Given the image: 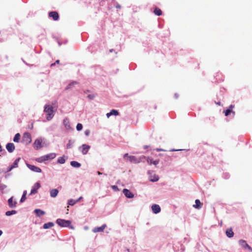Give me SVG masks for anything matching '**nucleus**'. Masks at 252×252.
I'll return each mask as SVG.
<instances>
[{
    "label": "nucleus",
    "instance_id": "obj_1",
    "mask_svg": "<svg viewBox=\"0 0 252 252\" xmlns=\"http://www.w3.org/2000/svg\"><path fill=\"white\" fill-rule=\"evenodd\" d=\"M44 111L47 114L46 119L48 121L51 120L54 116L53 107L50 105H46L44 107Z\"/></svg>",
    "mask_w": 252,
    "mask_h": 252
},
{
    "label": "nucleus",
    "instance_id": "obj_2",
    "mask_svg": "<svg viewBox=\"0 0 252 252\" xmlns=\"http://www.w3.org/2000/svg\"><path fill=\"white\" fill-rule=\"evenodd\" d=\"M56 155L55 153H50L46 155L39 158L37 161L39 162H42L49 159H52L55 158Z\"/></svg>",
    "mask_w": 252,
    "mask_h": 252
},
{
    "label": "nucleus",
    "instance_id": "obj_3",
    "mask_svg": "<svg viewBox=\"0 0 252 252\" xmlns=\"http://www.w3.org/2000/svg\"><path fill=\"white\" fill-rule=\"evenodd\" d=\"M56 222L61 227H70L71 228H73V226H70L71 222L70 220L59 219L56 220Z\"/></svg>",
    "mask_w": 252,
    "mask_h": 252
},
{
    "label": "nucleus",
    "instance_id": "obj_4",
    "mask_svg": "<svg viewBox=\"0 0 252 252\" xmlns=\"http://www.w3.org/2000/svg\"><path fill=\"white\" fill-rule=\"evenodd\" d=\"M31 135L29 132H25L22 137V142L25 145H28L32 142Z\"/></svg>",
    "mask_w": 252,
    "mask_h": 252
},
{
    "label": "nucleus",
    "instance_id": "obj_5",
    "mask_svg": "<svg viewBox=\"0 0 252 252\" xmlns=\"http://www.w3.org/2000/svg\"><path fill=\"white\" fill-rule=\"evenodd\" d=\"M42 139H37L33 143V147L36 150H38L41 148L42 146Z\"/></svg>",
    "mask_w": 252,
    "mask_h": 252
},
{
    "label": "nucleus",
    "instance_id": "obj_6",
    "mask_svg": "<svg viewBox=\"0 0 252 252\" xmlns=\"http://www.w3.org/2000/svg\"><path fill=\"white\" fill-rule=\"evenodd\" d=\"M40 188V184L39 183L37 182L35 184H34L33 186L32 187V188L31 191V192L30 193V195H33L37 192V190L38 189Z\"/></svg>",
    "mask_w": 252,
    "mask_h": 252
},
{
    "label": "nucleus",
    "instance_id": "obj_7",
    "mask_svg": "<svg viewBox=\"0 0 252 252\" xmlns=\"http://www.w3.org/2000/svg\"><path fill=\"white\" fill-rule=\"evenodd\" d=\"M80 149H81V152L83 155H86L90 149V146L86 144H83Z\"/></svg>",
    "mask_w": 252,
    "mask_h": 252
},
{
    "label": "nucleus",
    "instance_id": "obj_8",
    "mask_svg": "<svg viewBox=\"0 0 252 252\" xmlns=\"http://www.w3.org/2000/svg\"><path fill=\"white\" fill-rule=\"evenodd\" d=\"M126 157H127V159L131 162L138 163V162H139V161H140L138 159H137V158L136 157H135V156H128V154H126L124 155V158H126Z\"/></svg>",
    "mask_w": 252,
    "mask_h": 252
},
{
    "label": "nucleus",
    "instance_id": "obj_9",
    "mask_svg": "<svg viewBox=\"0 0 252 252\" xmlns=\"http://www.w3.org/2000/svg\"><path fill=\"white\" fill-rule=\"evenodd\" d=\"M106 227V225L105 224H104L100 227H96L94 228L93 229V231L94 233L103 232Z\"/></svg>",
    "mask_w": 252,
    "mask_h": 252
},
{
    "label": "nucleus",
    "instance_id": "obj_10",
    "mask_svg": "<svg viewBox=\"0 0 252 252\" xmlns=\"http://www.w3.org/2000/svg\"><path fill=\"white\" fill-rule=\"evenodd\" d=\"M239 244L244 248H247L252 252V248L247 243L246 241L240 240L239 241Z\"/></svg>",
    "mask_w": 252,
    "mask_h": 252
},
{
    "label": "nucleus",
    "instance_id": "obj_11",
    "mask_svg": "<svg viewBox=\"0 0 252 252\" xmlns=\"http://www.w3.org/2000/svg\"><path fill=\"white\" fill-rule=\"evenodd\" d=\"M49 16L55 21H57L59 19V15L57 12L56 11H51L49 13Z\"/></svg>",
    "mask_w": 252,
    "mask_h": 252
},
{
    "label": "nucleus",
    "instance_id": "obj_12",
    "mask_svg": "<svg viewBox=\"0 0 252 252\" xmlns=\"http://www.w3.org/2000/svg\"><path fill=\"white\" fill-rule=\"evenodd\" d=\"M123 192L127 198H132L134 197V194L126 189H124Z\"/></svg>",
    "mask_w": 252,
    "mask_h": 252
},
{
    "label": "nucleus",
    "instance_id": "obj_13",
    "mask_svg": "<svg viewBox=\"0 0 252 252\" xmlns=\"http://www.w3.org/2000/svg\"><path fill=\"white\" fill-rule=\"evenodd\" d=\"M27 165L29 169H30L31 170H32L34 172H41V169L38 167H36L34 165H31L30 164H27Z\"/></svg>",
    "mask_w": 252,
    "mask_h": 252
},
{
    "label": "nucleus",
    "instance_id": "obj_14",
    "mask_svg": "<svg viewBox=\"0 0 252 252\" xmlns=\"http://www.w3.org/2000/svg\"><path fill=\"white\" fill-rule=\"evenodd\" d=\"M152 210L154 213L158 214L160 212V207L158 205L154 204L152 206Z\"/></svg>",
    "mask_w": 252,
    "mask_h": 252
},
{
    "label": "nucleus",
    "instance_id": "obj_15",
    "mask_svg": "<svg viewBox=\"0 0 252 252\" xmlns=\"http://www.w3.org/2000/svg\"><path fill=\"white\" fill-rule=\"evenodd\" d=\"M6 148L9 153H12L15 149V146L12 143H9L6 145Z\"/></svg>",
    "mask_w": 252,
    "mask_h": 252
},
{
    "label": "nucleus",
    "instance_id": "obj_16",
    "mask_svg": "<svg viewBox=\"0 0 252 252\" xmlns=\"http://www.w3.org/2000/svg\"><path fill=\"white\" fill-rule=\"evenodd\" d=\"M8 206L10 208H15L16 207L17 202L13 201V197H11L8 200Z\"/></svg>",
    "mask_w": 252,
    "mask_h": 252
},
{
    "label": "nucleus",
    "instance_id": "obj_17",
    "mask_svg": "<svg viewBox=\"0 0 252 252\" xmlns=\"http://www.w3.org/2000/svg\"><path fill=\"white\" fill-rule=\"evenodd\" d=\"M20 158H17L13 162V164L10 167L8 171H11L12 169L18 167V163L20 160Z\"/></svg>",
    "mask_w": 252,
    "mask_h": 252
},
{
    "label": "nucleus",
    "instance_id": "obj_18",
    "mask_svg": "<svg viewBox=\"0 0 252 252\" xmlns=\"http://www.w3.org/2000/svg\"><path fill=\"white\" fill-rule=\"evenodd\" d=\"M225 233L226 236L229 238H232L234 236V232L232 231V228L227 229Z\"/></svg>",
    "mask_w": 252,
    "mask_h": 252
},
{
    "label": "nucleus",
    "instance_id": "obj_19",
    "mask_svg": "<svg viewBox=\"0 0 252 252\" xmlns=\"http://www.w3.org/2000/svg\"><path fill=\"white\" fill-rule=\"evenodd\" d=\"M195 204L193 205V207L196 209H200L203 205L202 203L200 202L199 199H196L195 201Z\"/></svg>",
    "mask_w": 252,
    "mask_h": 252
},
{
    "label": "nucleus",
    "instance_id": "obj_20",
    "mask_svg": "<svg viewBox=\"0 0 252 252\" xmlns=\"http://www.w3.org/2000/svg\"><path fill=\"white\" fill-rule=\"evenodd\" d=\"M119 114L118 111L115 109H112L109 113H107L106 116L108 118L112 115L117 116Z\"/></svg>",
    "mask_w": 252,
    "mask_h": 252
},
{
    "label": "nucleus",
    "instance_id": "obj_21",
    "mask_svg": "<svg viewBox=\"0 0 252 252\" xmlns=\"http://www.w3.org/2000/svg\"><path fill=\"white\" fill-rule=\"evenodd\" d=\"M59 193V191L57 189H52L50 190V196L52 197H55L57 196L58 194Z\"/></svg>",
    "mask_w": 252,
    "mask_h": 252
},
{
    "label": "nucleus",
    "instance_id": "obj_22",
    "mask_svg": "<svg viewBox=\"0 0 252 252\" xmlns=\"http://www.w3.org/2000/svg\"><path fill=\"white\" fill-rule=\"evenodd\" d=\"M54 224L52 222H49L48 223H44L43 224V227L44 229H48L51 228L54 226Z\"/></svg>",
    "mask_w": 252,
    "mask_h": 252
},
{
    "label": "nucleus",
    "instance_id": "obj_23",
    "mask_svg": "<svg viewBox=\"0 0 252 252\" xmlns=\"http://www.w3.org/2000/svg\"><path fill=\"white\" fill-rule=\"evenodd\" d=\"M34 212L36 213V215L38 217H40V216L45 214V212L43 211H42L40 209H35L34 210Z\"/></svg>",
    "mask_w": 252,
    "mask_h": 252
},
{
    "label": "nucleus",
    "instance_id": "obj_24",
    "mask_svg": "<svg viewBox=\"0 0 252 252\" xmlns=\"http://www.w3.org/2000/svg\"><path fill=\"white\" fill-rule=\"evenodd\" d=\"M154 13H155V15H156L157 16H160L162 15V13L161 9L158 7H156L155 9V10L154 11Z\"/></svg>",
    "mask_w": 252,
    "mask_h": 252
},
{
    "label": "nucleus",
    "instance_id": "obj_25",
    "mask_svg": "<svg viewBox=\"0 0 252 252\" xmlns=\"http://www.w3.org/2000/svg\"><path fill=\"white\" fill-rule=\"evenodd\" d=\"M70 164L74 167L79 168L81 166V164L76 161H72L70 162Z\"/></svg>",
    "mask_w": 252,
    "mask_h": 252
},
{
    "label": "nucleus",
    "instance_id": "obj_26",
    "mask_svg": "<svg viewBox=\"0 0 252 252\" xmlns=\"http://www.w3.org/2000/svg\"><path fill=\"white\" fill-rule=\"evenodd\" d=\"M63 124H64L65 127L67 129H70V128L69 122V121H68V120L67 119H64L63 120Z\"/></svg>",
    "mask_w": 252,
    "mask_h": 252
},
{
    "label": "nucleus",
    "instance_id": "obj_27",
    "mask_svg": "<svg viewBox=\"0 0 252 252\" xmlns=\"http://www.w3.org/2000/svg\"><path fill=\"white\" fill-rule=\"evenodd\" d=\"M159 179L158 176L156 175H154V176H150V180L152 182H156L158 181Z\"/></svg>",
    "mask_w": 252,
    "mask_h": 252
},
{
    "label": "nucleus",
    "instance_id": "obj_28",
    "mask_svg": "<svg viewBox=\"0 0 252 252\" xmlns=\"http://www.w3.org/2000/svg\"><path fill=\"white\" fill-rule=\"evenodd\" d=\"M20 134L19 133H17L15 135V136L13 138V141L15 142H18L20 139Z\"/></svg>",
    "mask_w": 252,
    "mask_h": 252
},
{
    "label": "nucleus",
    "instance_id": "obj_29",
    "mask_svg": "<svg viewBox=\"0 0 252 252\" xmlns=\"http://www.w3.org/2000/svg\"><path fill=\"white\" fill-rule=\"evenodd\" d=\"M65 161V159L64 158V156L62 157H59L58 159V162L60 164H63Z\"/></svg>",
    "mask_w": 252,
    "mask_h": 252
},
{
    "label": "nucleus",
    "instance_id": "obj_30",
    "mask_svg": "<svg viewBox=\"0 0 252 252\" xmlns=\"http://www.w3.org/2000/svg\"><path fill=\"white\" fill-rule=\"evenodd\" d=\"M78 202V200H74L73 199H69L68 201V204L69 205L73 206Z\"/></svg>",
    "mask_w": 252,
    "mask_h": 252
},
{
    "label": "nucleus",
    "instance_id": "obj_31",
    "mask_svg": "<svg viewBox=\"0 0 252 252\" xmlns=\"http://www.w3.org/2000/svg\"><path fill=\"white\" fill-rule=\"evenodd\" d=\"M17 213V212L15 210H12V211H7L6 213H5V215L7 216H11L12 215H13V214H15Z\"/></svg>",
    "mask_w": 252,
    "mask_h": 252
},
{
    "label": "nucleus",
    "instance_id": "obj_32",
    "mask_svg": "<svg viewBox=\"0 0 252 252\" xmlns=\"http://www.w3.org/2000/svg\"><path fill=\"white\" fill-rule=\"evenodd\" d=\"M231 112H233V113H235L234 112H233L232 111H231L230 109H227L226 110L224 111L225 116H228L230 114Z\"/></svg>",
    "mask_w": 252,
    "mask_h": 252
},
{
    "label": "nucleus",
    "instance_id": "obj_33",
    "mask_svg": "<svg viewBox=\"0 0 252 252\" xmlns=\"http://www.w3.org/2000/svg\"><path fill=\"white\" fill-rule=\"evenodd\" d=\"M78 83L77 82H73L69 84L66 87V89H69L72 88V87L75 85L77 84Z\"/></svg>",
    "mask_w": 252,
    "mask_h": 252
},
{
    "label": "nucleus",
    "instance_id": "obj_34",
    "mask_svg": "<svg viewBox=\"0 0 252 252\" xmlns=\"http://www.w3.org/2000/svg\"><path fill=\"white\" fill-rule=\"evenodd\" d=\"M153 161H154L153 159L150 157H148L147 158V161L148 163L150 165L153 164Z\"/></svg>",
    "mask_w": 252,
    "mask_h": 252
},
{
    "label": "nucleus",
    "instance_id": "obj_35",
    "mask_svg": "<svg viewBox=\"0 0 252 252\" xmlns=\"http://www.w3.org/2000/svg\"><path fill=\"white\" fill-rule=\"evenodd\" d=\"M83 126L81 124H78L76 126V129L77 130L80 131L82 129Z\"/></svg>",
    "mask_w": 252,
    "mask_h": 252
},
{
    "label": "nucleus",
    "instance_id": "obj_36",
    "mask_svg": "<svg viewBox=\"0 0 252 252\" xmlns=\"http://www.w3.org/2000/svg\"><path fill=\"white\" fill-rule=\"evenodd\" d=\"M73 142L71 140H69L68 143L66 145V148L70 149L72 147Z\"/></svg>",
    "mask_w": 252,
    "mask_h": 252
},
{
    "label": "nucleus",
    "instance_id": "obj_37",
    "mask_svg": "<svg viewBox=\"0 0 252 252\" xmlns=\"http://www.w3.org/2000/svg\"><path fill=\"white\" fill-rule=\"evenodd\" d=\"M26 199V196H25V195H22L21 199H20V202L22 203L23 202H24Z\"/></svg>",
    "mask_w": 252,
    "mask_h": 252
},
{
    "label": "nucleus",
    "instance_id": "obj_38",
    "mask_svg": "<svg viewBox=\"0 0 252 252\" xmlns=\"http://www.w3.org/2000/svg\"><path fill=\"white\" fill-rule=\"evenodd\" d=\"M56 63H57V64H59L60 63V61L59 60H57L55 63H52L51 64V67H52L53 66H54Z\"/></svg>",
    "mask_w": 252,
    "mask_h": 252
},
{
    "label": "nucleus",
    "instance_id": "obj_39",
    "mask_svg": "<svg viewBox=\"0 0 252 252\" xmlns=\"http://www.w3.org/2000/svg\"><path fill=\"white\" fill-rule=\"evenodd\" d=\"M159 163V160H155L153 161V164L155 165H157Z\"/></svg>",
    "mask_w": 252,
    "mask_h": 252
},
{
    "label": "nucleus",
    "instance_id": "obj_40",
    "mask_svg": "<svg viewBox=\"0 0 252 252\" xmlns=\"http://www.w3.org/2000/svg\"><path fill=\"white\" fill-rule=\"evenodd\" d=\"M94 95H93V94H89L88 96V97L90 99H92L94 98Z\"/></svg>",
    "mask_w": 252,
    "mask_h": 252
},
{
    "label": "nucleus",
    "instance_id": "obj_41",
    "mask_svg": "<svg viewBox=\"0 0 252 252\" xmlns=\"http://www.w3.org/2000/svg\"><path fill=\"white\" fill-rule=\"evenodd\" d=\"M85 134L86 136H88L90 134V131L89 130H86L85 131Z\"/></svg>",
    "mask_w": 252,
    "mask_h": 252
},
{
    "label": "nucleus",
    "instance_id": "obj_42",
    "mask_svg": "<svg viewBox=\"0 0 252 252\" xmlns=\"http://www.w3.org/2000/svg\"><path fill=\"white\" fill-rule=\"evenodd\" d=\"M116 7L117 9H120L121 8V6L119 4H117V5H116Z\"/></svg>",
    "mask_w": 252,
    "mask_h": 252
},
{
    "label": "nucleus",
    "instance_id": "obj_43",
    "mask_svg": "<svg viewBox=\"0 0 252 252\" xmlns=\"http://www.w3.org/2000/svg\"><path fill=\"white\" fill-rule=\"evenodd\" d=\"M234 107V105H230L229 107V109H230L231 111L232 110V109Z\"/></svg>",
    "mask_w": 252,
    "mask_h": 252
},
{
    "label": "nucleus",
    "instance_id": "obj_44",
    "mask_svg": "<svg viewBox=\"0 0 252 252\" xmlns=\"http://www.w3.org/2000/svg\"><path fill=\"white\" fill-rule=\"evenodd\" d=\"M26 195H27V191L25 190L23 192V195H25V196H26Z\"/></svg>",
    "mask_w": 252,
    "mask_h": 252
},
{
    "label": "nucleus",
    "instance_id": "obj_45",
    "mask_svg": "<svg viewBox=\"0 0 252 252\" xmlns=\"http://www.w3.org/2000/svg\"><path fill=\"white\" fill-rule=\"evenodd\" d=\"M156 151L159 152V151H163V150H162L161 149H158H158H156Z\"/></svg>",
    "mask_w": 252,
    "mask_h": 252
},
{
    "label": "nucleus",
    "instance_id": "obj_46",
    "mask_svg": "<svg viewBox=\"0 0 252 252\" xmlns=\"http://www.w3.org/2000/svg\"><path fill=\"white\" fill-rule=\"evenodd\" d=\"M97 174H98V175H101V174H102V173H101V172H99V171H98V172H97Z\"/></svg>",
    "mask_w": 252,
    "mask_h": 252
},
{
    "label": "nucleus",
    "instance_id": "obj_47",
    "mask_svg": "<svg viewBox=\"0 0 252 252\" xmlns=\"http://www.w3.org/2000/svg\"><path fill=\"white\" fill-rule=\"evenodd\" d=\"M216 104L220 105V102H217Z\"/></svg>",
    "mask_w": 252,
    "mask_h": 252
},
{
    "label": "nucleus",
    "instance_id": "obj_48",
    "mask_svg": "<svg viewBox=\"0 0 252 252\" xmlns=\"http://www.w3.org/2000/svg\"><path fill=\"white\" fill-rule=\"evenodd\" d=\"M2 234V231L1 230H0V236H1Z\"/></svg>",
    "mask_w": 252,
    "mask_h": 252
},
{
    "label": "nucleus",
    "instance_id": "obj_49",
    "mask_svg": "<svg viewBox=\"0 0 252 252\" xmlns=\"http://www.w3.org/2000/svg\"><path fill=\"white\" fill-rule=\"evenodd\" d=\"M113 51V49H110V50H109V52H112Z\"/></svg>",
    "mask_w": 252,
    "mask_h": 252
},
{
    "label": "nucleus",
    "instance_id": "obj_50",
    "mask_svg": "<svg viewBox=\"0 0 252 252\" xmlns=\"http://www.w3.org/2000/svg\"><path fill=\"white\" fill-rule=\"evenodd\" d=\"M82 198V197H80L79 199H78L77 200H78V201L81 200V199Z\"/></svg>",
    "mask_w": 252,
    "mask_h": 252
},
{
    "label": "nucleus",
    "instance_id": "obj_51",
    "mask_svg": "<svg viewBox=\"0 0 252 252\" xmlns=\"http://www.w3.org/2000/svg\"><path fill=\"white\" fill-rule=\"evenodd\" d=\"M113 188H117V187H116V186H114L113 187Z\"/></svg>",
    "mask_w": 252,
    "mask_h": 252
}]
</instances>
